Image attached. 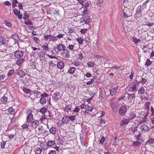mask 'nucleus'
<instances>
[{"label":"nucleus","mask_w":154,"mask_h":154,"mask_svg":"<svg viewBox=\"0 0 154 154\" xmlns=\"http://www.w3.org/2000/svg\"><path fill=\"white\" fill-rule=\"evenodd\" d=\"M132 0H124L123 5L125 7L130 9H134V5Z\"/></svg>","instance_id":"f257e3e1"},{"label":"nucleus","mask_w":154,"mask_h":154,"mask_svg":"<svg viewBox=\"0 0 154 154\" xmlns=\"http://www.w3.org/2000/svg\"><path fill=\"white\" fill-rule=\"evenodd\" d=\"M110 105L113 111L116 112L118 109V107L116 105V98L114 97L110 100Z\"/></svg>","instance_id":"f03ea898"},{"label":"nucleus","mask_w":154,"mask_h":154,"mask_svg":"<svg viewBox=\"0 0 154 154\" xmlns=\"http://www.w3.org/2000/svg\"><path fill=\"white\" fill-rule=\"evenodd\" d=\"M137 85L134 83L129 84L126 88L128 92H134L137 91Z\"/></svg>","instance_id":"7ed1b4c3"},{"label":"nucleus","mask_w":154,"mask_h":154,"mask_svg":"<svg viewBox=\"0 0 154 154\" xmlns=\"http://www.w3.org/2000/svg\"><path fill=\"white\" fill-rule=\"evenodd\" d=\"M134 94H128V96L126 98L127 103L128 105L131 104L135 98Z\"/></svg>","instance_id":"20e7f679"},{"label":"nucleus","mask_w":154,"mask_h":154,"mask_svg":"<svg viewBox=\"0 0 154 154\" xmlns=\"http://www.w3.org/2000/svg\"><path fill=\"white\" fill-rule=\"evenodd\" d=\"M130 9L124 8L123 10V17L125 18L131 17L132 15V12L130 10Z\"/></svg>","instance_id":"39448f33"},{"label":"nucleus","mask_w":154,"mask_h":154,"mask_svg":"<svg viewBox=\"0 0 154 154\" xmlns=\"http://www.w3.org/2000/svg\"><path fill=\"white\" fill-rule=\"evenodd\" d=\"M90 20L91 19L88 16H87V17L83 16L80 19L79 21L81 23L84 22V24L87 25V24H89V23H90Z\"/></svg>","instance_id":"423d86ee"},{"label":"nucleus","mask_w":154,"mask_h":154,"mask_svg":"<svg viewBox=\"0 0 154 154\" xmlns=\"http://www.w3.org/2000/svg\"><path fill=\"white\" fill-rule=\"evenodd\" d=\"M24 54L23 52L20 51H16L14 53L15 57L17 59L22 58Z\"/></svg>","instance_id":"0eeeda50"},{"label":"nucleus","mask_w":154,"mask_h":154,"mask_svg":"<svg viewBox=\"0 0 154 154\" xmlns=\"http://www.w3.org/2000/svg\"><path fill=\"white\" fill-rule=\"evenodd\" d=\"M84 108L85 109V111L84 112L85 113H88L91 112L93 109V108L92 106L89 105H85L84 104Z\"/></svg>","instance_id":"6e6552de"},{"label":"nucleus","mask_w":154,"mask_h":154,"mask_svg":"<svg viewBox=\"0 0 154 154\" xmlns=\"http://www.w3.org/2000/svg\"><path fill=\"white\" fill-rule=\"evenodd\" d=\"M40 122L39 121L35 120L30 122V125L33 128H36L39 125Z\"/></svg>","instance_id":"1a4fd4ad"},{"label":"nucleus","mask_w":154,"mask_h":154,"mask_svg":"<svg viewBox=\"0 0 154 154\" xmlns=\"http://www.w3.org/2000/svg\"><path fill=\"white\" fill-rule=\"evenodd\" d=\"M149 0H147L145 2L143 3L142 5H140V9L139 11H138V13H141L143 11V9L146 8L147 6V4L149 2Z\"/></svg>","instance_id":"9d476101"},{"label":"nucleus","mask_w":154,"mask_h":154,"mask_svg":"<svg viewBox=\"0 0 154 154\" xmlns=\"http://www.w3.org/2000/svg\"><path fill=\"white\" fill-rule=\"evenodd\" d=\"M132 131H133L134 133L133 134L137 140H139V138L140 137L141 133L140 132L135 128H134V130L132 129Z\"/></svg>","instance_id":"9b49d317"},{"label":"nucleus","mask_w":154,"mask_h":154,"mask_svg":"<svg viewBox=\"0 0 154 154\" xmlns=\"http://www.w3.org/2000/svg\"><path fill=\"white\" fill-rule=\"evenodd\" d=\"M84 104L82 103L81 105L79 106H76L73 112L74 113H79L80 111V109H84Z\"/></svg>","instance_id":"f8f14e48"},{"label":"nucleus","mask_w":154,"mask_h":154,"mask_svg":"<svg viewBox=\"0 0 154 154\" xmlns=\"http://www.w3.org/2000/svg\"><path fill=\"white\" fill-rule=\"evenodd\" d=\"M126 107L125 106H122L119 110V113L121 115H123L126 112Z\"/></svg>","instance_id":"ddd939ff"},{"label":"nucleus","mask_w":154,"mask_h":154,"mask_svg":"<svg viewBox=\"0 0 154 154\" xmlns=\"http://www.w3.org/2000/svg\"><path fill=\"white\" fill-rule=\"evenodd\" d=\"M31 49L33 51H35L32 53L34 57L38 55L39 54V53L41 52L40 51V49L39 48H37L36 47L32 46L31 47Z\"/></svg>","instance_id":"4468645a"},{"label":"nucleus","mask_w":154,"mask_h":154,"mask_svg":"<svg viewBox=\"0 0 154 154\" xmlns=\"http://www.w3.org/2000/svg\"><path fill=\"white\" fill-rule=\"evenodd\" d=\"M118 88V86L114 87H112L111 88L109 89L110 94L112 96L115 95L117 92Z\"/></svg>","instance_id":"2eb2a0df"},{"label":"nucleus","mask_w":154,"mask_h":154,"mask_svg":"<svg viewBox=\"0 0 154 154\" xmlns=\"http://www.w3.org/2000/svg\"><path fill=\"white\" fill-rule=\"evenodd\" d=\"M33 95L35 97H32V94L31 95V98L32 99L34 98H38L41 97V92L39 91H33Z\"/></svg>","instance_id":"dca6fc26"},{"label":"nucleus","mask_w":154,"mask_h":154,"mask_svg":"<svg viewBox=\"0 0 154 154\" xmlns=\"http://www.w3.org/2000/svg\"><path fill=\"white\" fill-rule=\"evenodd\" d=\"M34 119L33 116L31 113H29L26 117V122L29 123L33 121Z\"/></svg>","instance_id":"f3484780"},{"label":"nucleus","mask_w":154,"mask_h":154,"mask_svg":"<svg viewBox=\"0 0 154 154\" xmlns=\"http://www.w3.org/2000/svg\"><path fill=\"white\" fill-rule=\"evenodd\" d=\"M44 39L46 41H48L49 42L54 40L53 36L51 34L45 35L44 36Z\"/></svg>","instance_id":"a211bd4d"},{"label":"nucleus","mask_w":154,"mask_h":154,"mask_svg":"<svg viewBox=\"0 0 154 154\" xmlns=\"http://www.w3.org/2000/svg\"><path fill=\"white\" fill-rule=\"evenodd\" d=\"M87 64L88 66L90 68L94 67L95 65L97 66L100 65V63H98V64H96L95 63V61H90L88 62Z\"/></svg>","instance_id":"6ab92c4d"},{"label":"nucleus","mask_w":154,"mask_h":154,"mask_svg":"<svg viewBox=\"0 0 154 154\" xmlns=\"http://www.w3.org/2000/svg\"><path fill=\"white\" fill-rule=\"evenodd\" d=\"M140 129L141 130V131L143 132H146L149 130V128L147 125L144 124L141 125Z\"/></svg>","instance_id":"aec40b11"},{"label":"nucleus","mask_w":154,"mask_h":154,"mask_svg":"<svg viewBox=\"0 0 154 154\" xmlns=\"http://www.w3.org/2000/svg\"><path fill=\"white\" fill-rule=\"evenodd\" d=\"M57 130L56 128L54 127H52L49 129V132L53 135H55L57 134Z\"/></svg>","instance_id":"412c9836"},{"label":"nucleus","mask_w":154,"mask_h":154,"mask_svg":"<svg viewBox=\"0 0 154 154\" xmlns=\"http://www.w3.org/2000/svg\"><path fill=\"white\" fill-rule=\"evenodd\" d=\"M64 111L67 113L69 114V113H71V106L70 105H67L64 108Z\"/></svg>","instance_id":"4be33fe9"},{"label":"nucleus","mask_w":154,"mask_h":154,"mask_svg":"<svg viewBox=\"0 0 154 154\" xmlns=\"http://www.w3.org/2000/svg\"><path fill=\"white\" fill-rule=\"evenodd\" d=\"M90 24H87V25H86V27L83 29H82L81 30L79 31L81 34H85L87 31L88 29L90 27Z\"/></svg>","instance_id":"5701e85b"},{"label":"nucleus","mask_w":154,"mask_h":154,"mask_svg":"<svg viewBox=\"0 0 154 154\" xmlns=\"http://www.w3.org/2000/svg\"><path fill=\"white\" fill-rule=\"evenodd\" d=\"M69 52L67 50H64L62 53V55L64 58H68L69 57Z\"/></svg>","instance_id":"b1692460"},{"label":"nucleus","mask_w":154,"mask_h":154,"mask_svg":"<svg viewBox=\"0 0 154 154\" xmlns=\"http://www.w3.org/2000/svg\"><path fill=\"white\" fill-rule=\"evenodd\" d=\"M55 142L53 140H49L47 142L46 145L48 147H52L54 146L55 144Z\"/></svg>","instance_id":"393cba45"},{"label":"nucleus","mask_w":154,"mask_h":154,"mask_svg":"<svg viewBox=\"0 0 154 154\" xmlns=\"http://www.w3.org/2000/svg\"><path fill=\"white\" fill-rule=\"evenodd\" d=\"M57 49L59 51L64 50H65L66 47L63 44L58 45L57 46Z\"/></svg>","instance_id":"a878e982"},{"label":"nucleus","mask_w":154,"mask_h":154,"mask_svg":"<svg viewBox=\"0 0 154 154\" xmlns=\"http://www.w3.org/2000/svg\"><path fill=\"white\" fill-rule=\"evenodd\" d=\"M137 114L135 113L134 112H131L130 113L128 116V119L132 120L134 118H135Z\"/></svg>","instance_id":"bb28decb"},{"label":"nucleus","mask_w":154,"mask_h":154,"mask_svg":"<svg viewBox=\"0 0 154 154\" xmlns=\"http://www.w3.org/2000/svg\"><path fill=\"white\" fill-rule=\"evenodd\" d=\"M129 121V119H124L122 120L120 122V125L122 126H123L127 124Z\"/></svg>","instance_id":"cd10ccee"},{"label":"nucleus","mask_w":154,"mask_h":154,"mask_svg":"<svg viewBox=\"0 0 154 154\" xmlns=\"http://www.w3.org/2000/svg\"><path fill=\"white\" fill-rule=\"evenodd\" d=\"M38 54V57L41 59L43 60L42 58H43L44 59H45V57L46 53L45 52L43 51H41Z\"/></svg>","instance_id":"c85d7f7f"},{"label":"nucleus","mask_w":154,"mask_h":154,"mask_svg":"<svg viewBox=\"0 0 154 154\" xmlns=\"http://www.w3.org/2000/svg\"><path fill=\"white\" fill-rule=\"evenodd\" d=\"M7 97L3 96L0 100V103H1L6 104L7 101Z\"/></svg>","instance_id":"c756f323"},{"label":"nucleus","mask_w":154,"mask_h":154,"mask_svg":"<svg viewBox=\"0 0 154 154\" xmlns=\"http://www.w3.org/2000/svg\"><path fill=\"white\" fill-rule=\"evenodd\" d=\"M18 59L16 62V64L19 66L21 65L25 61L24 58H23Z\"/></svg>","instance_id":"7c9ffc66"},{"label":"nucleus","mask_w":154,"mask_h":154,"mask_svg":"<svg viewBox=\"0 0 154 154\" xmlns=\"http://www.w3.org/2000/svg\"><path fill=\"white\" fill-rule=\"evenodd\" d=\"M63 122L64 124H67L70 122L68 116H64L63 118Z\"/></svg>","instance_id":"2f4dec72"},{"label":"nucleus","mask_w":154,"mask_h":154,"mask_svg":"<svg viewBox=\"0 0 154 154\" xmlns=\"http://www.w3.org/2000/svg\"><path fill=\"white\" fill-rule=\"evenodd\" d=\"M17 74L21 77H23L25 74V72L22 70H20L18 71Z\"/></svg>","instance_id":"473e14b6"},{"label":"nucleus","mask_w":154,"mask_h":154,"mask_svg":"<svg viewBox=\"0 0 154 154\" xmlns=\"http://www.w3.org/2000/svg\"><path fill=\"white\" fill-rule=\"evenodd\" d=\"M40 120L42 123H43L44 122H48V119H47L45 115H43L40 118Z\"/></svg>","instance_id":"72a5a7b5"},{"label":"nucleus","mask_w":154,"mask_h":154,"mask_svg":"<svg viewBox=\"0 0 154 154\" xmlns=\"http://www.w3.org/2000/svg\"><path fill=\"white\" fill-rule=\"evenodd\" d=\"M43 149L42 148L37 147L35 150V154H40L42 151Z\"/></svg>","instance_id":"f704fd0d"},{"label":"nucleus","mask_w":154,"mask_h":154,"mask_svg":"<svg viewBox=\"0 0 154 154\" xmlns=\"http://www.w3.org/2000/svg\"><path fill=\"white\" fill-rule=\"evenodd\" d=\"M39 102L42 105H45L46 104V99L43 97H42L39 100Z\"/></svg>","instance_id":"c9c22d12"},{"label":"nucleus","mask_w":154,"mask_h":154,"mask_svg":"<svg viewBox=\"0 0 154 154\" xmlns=\"http://www.w3.org/2000/svg\"><path fill=\"white\" fill-rule=\"evenodd\" d=\"M75 69V68L74 67H71L69 69L68 72L69 73L72 74L74 72Z\"/></svg>","instance_id":"e433bc0d"},{"label":"nucleus","mask_w":154,"mask_h":154,"mask_svg":"<svg viewBox=\"0 0 154 154\" xmlns=\"http://www.w3.org/2000/svg\"><path fill=\"white\" fill-rule=\"evenodd\" d=\"M84 9L83 12L82 13L83 15L85 17H87V16H88L87 8H86L84 7Z\"/></svg>","instance_id":"4c0bfd02"},{"label":"nucleus","mask_w":154,"mask_h":154,"mask_svg":"<svg viewBox=\"0 0 154 154\" xmlns=\"http://www.w3.org/2000/svg\"><path fill=\"white\" fill-rule=\"evenodd\" d=\"M64 66V64L63 62L60 61L57 63V67L60 69H62Z\"/></svg>","instance_id":"58836bf2"},{"label":"nucleus","mask_w":154,"mask_h":154,"mask_svg":"<svg viewBox=\"0 0 154 154\" xmlns=\"http://www.w3.org/2000/svg\"><path fill=\"white\" fill-rule=\"evenodd\" d=\"M146 120L143 118L137 120V124H141L146 122Z\"/></svg>","instance_id":"ea45409f"},{"label":"nucleus","mask_w":154,"mask_h":154,"mask_svg":"<svg viewBox=\"0 0 154 154\" xmlns=\"http://www.w3.org/2000/svg\"><path fill=\"white\" fill-rule=\"evenodd\" d=\"M133 41L135 44H137L138 43L140 42L141 40L140 39H137L136 37H134L132 38Z\"/></svg>","instance_id":"a19ab883"},{"label":"nucleus","mask_w":154,"mask_h":154,"mask_svg":"<svg viewBox=\"0 0 154 154\" xmlns=\"http://www.w3.org/2000/svg\"><path fill=\"white\" fill-rule=\"evenodd\" d=\"M9 113L11 115H14V114L15 110L12 107H10L8 109Z\"/></svg>","instance_id":"79ce46f5"},{"label":"nucleus","mask_w":154,"mask_h":154,"mask_svg":"<svg viewBox=\"0 0 154 154\" xmlns=\"http://www.w3.org/2000/svg\"><path fill=\"white\" fill-rule=\"evenodd\" d=\"M141 144L140 142V141H135L133 142L132 144L133 146H139Z\"/></svg>","instance_id":"37998d69"},{"label":"nucleus","mask_w":154,"mask_h":154,"mask_svg":"<svg viewBox=\"0 0 154 154\" xmlns=\"http://www.w3.org/2000/svg\"><path fill=\"white\" fill-rule=\"evenodd\" d=\"M70 121H73L76 119V116H68Z\"/></svg>","instance_id":"c03bdc74"},{"label":"nucleus","mask_w":154,"mask_h":154,"mask_svg":"<svg viewBox=\"0 0 154 154\" xmlns=\"http://www.w3.org/2000/svg\"><path fill=\"white\" fill-rule=\"evenodd\" d=\"M4 22L6 26L10 28L11 27L12 24V23L11 22H9L7 20H5Z\"/></svg>","instance_id":"a18cd8bd"},{"label":"nucleus","mask_w":154,"mask_h":154,"mask_svg":"<svg viewBox=\"0 0 154 154\" xmlns=\"http://www.w3.org/2000/svg\"><path fill=\"white\" fill-rule=\"evenodd\" d=\"M144 91L145 89L143 88H140L138 90V93L139 94H142L144 93Z\"/></svg>","instance_id":"49530a36"},{"label":"nucleus","mask_w":154,"mask_h":154,"mask_svg":"<svg viewBox=\"0 0 154 154\" xmlns=\"http://www.w3.org/2000/svg\"><path fill=\"white\" fill-rule=\"evenodd\" d=\"M13 11L14 14L17 16L18 15L20 12V9H17L16 8H14L13 9Z\"/></svg>","instance_id":"de8ad7c7"},{"label":"nucleus","mask_w":154,"mask_h":154,"mask_svg":"<svg viewBox=\"0 0 154 154\" xmlns=\"http://www.w3.org/2000/svg\"><path fill=\"white\" fill-rule=\"evenodd\" d=\"M29 126V123H24L22 126L21 127L22 129H28Z\"/></svg>","instance_id":"09e8293b"},{"label":"nucleus","mask_w":154,"mask_h":154,"mask_svg":"<svg viewBox=\"0 0 154 154\" xmlns=\"http://www.w3.org/2000/svg\"><path fill=\"white\" fill-rule=\"evenodd\" d=\"M72 63L76 66H79L81 65L80 63L78 60H76L74 61Z\"/></svg>","instance_id":"8fccbe9b"},{"label":"nucleus","mask_w":154,"mask_h":154,"mask_svg":"<svg viewBox=\"0 0 154 154\" xmlns=\"http://www.w3.org/2000/svg\"><path fill=\"white\" fill-rule=\"evenodd\" d=\"M46 111L47 109L45 107H43L40 109L39 112L42 114H45L46 112Z\"/></svg>","instance_id":"3c124183"},{"label":"nucleus","mask_w":154,"mask_h":154,"mask_svg":"<svg viewBox=\"0 0 154 154\" xmlns=\"http://www.w3.org/2000/svg\"><path fill=\"white\" fill-rule=\"evenodd\" d=\"M142 77H141L140 76H137L136 77V81L138 83H140L141 82V79H142Z\"/></svg>","instance_id":"603ef678"},{"label":"nucleus","mask_w":154,"mask_h":154,"mask_svg":"<svg viewBox=\"0 0 154 154\" xmlns=\"http://www.w3.org/2000/svg\"><path fill=\"white\" fill-rule=\"evenodd\" d=\"M77 41L80 44H82L83 42V40L82 38L80 37L76 39Z\"/></svg>","instance_id":"864d4df0"},{"label":"nucleus","mask_w":154,"mask_h":154,"mask_svg":"<svg viewBox=\"0 0 154 154\" xmlns=\"http://www.w3.org/2000/svg\"><path fill=\"white\" fill-rule=\"evenodd\" d=\"M29 18V14L26 13H25L23 17V19L25 20H28Z\"/></svg>","instance_id":"5fc2aeb1"},{"label":"nucleus","mask_w":154,"mask_h":154,"mask_svg":"<svg viewBox=\"0 0 154 154\" xmlns=\"http://www.w3.org/2000/svg\"><path fill=\"white\" fill-rule=\"evenodd\" d=\"M152 63V62L150 61L149 59L147 60L145 64V65L147 67L150 66Z\"/></svg>","instance_id":"6e6d98bb"},{"label":"nucleus","mask_w":154,"mask_h":154,"mask_svg":"<svg viewBox=\"0 0 154 154\" xmlns=\"http://www.w3.org/2000/svg\"><path fill=\"white\" fill-rule=\"evenodd\" d=\"M48 44H47L46 45H45V46L43 45L42 46V48L43 50L45 51L46 52L48 50L49 48H48Z\"/></svg>","instance_id":"4d7b16f0"},{"label":"nucleus","mask_w":154,"mask_h":154,"mask_svg":"<svg viewBox=\"0 0 154 154\" xmlns=\"http://www.w3.org/2000/svg\"><path fill=\"white\" fill-rule=\"evenodd\" d=\"M25 24L27 25H32L33 24L32 23V21L30 20H29L27 21H25L24 22Z\"/></svg>","instance_id":"13d9d810"},{"label":"nucleus","mask_w":154,"mask_h":154,"mask_svg":"<svg viewBox=\"0 0 154 154\" xmlns=\"http://www.w3.org/2000/svg\"><path fill=\"white\" fill-rule=\"evenodd\" d=\"M84 53L83 51H82V52H81L80 54L78 55V58L80 60H82L83 57V53Z\"/></svg>","instance_id":"bf43d9fd"},{"label":"nucleus","mask_w":154,"mask_h":154,"mask_svg":"<svg viewBox=\"0 0 154 154\" xmlns=\"http://www.w3.org/2000/svg\"><path fill=\"white\" fill-rule=\"evenodd\" d=\"M14 72V70L13 69L10 70L8 74V76H10L12 75L13 73Z\"/></svg>","instance_id":"052dcab7"},{"label":"nucleus","mask_w":154,"mask_h":154,"mask_svg":"<svg viewBox=\"0 0 154 154\" xmlns=\"http://www.w3.org/2000/svg\"><path fill=\"white\" fill-rule=\"evenodd\" d=\"M149 49L148 46L146 45L143 48V50L144 51V52L145 53L147 52L148 50Z\"/></svg>","instance_id":"680f3d73"},{"label":"nucleus","mask_w":154,"mask_h":154,"mask_svg":"<svg viewBox=\"0 0 154 154\" xmlns=\"http://www.w3.org/2000/svg\"><path fill=\"white\" fill-rule=\"evenodd\" d=\"M147 143H149L150 144H152L154 143V140L152 138H150L148 139Z\"/></svg>","instance_id":"e2e57ef3"},{"label":"nucleus","mask_w":154,"mask_h":154,"mask_svg":"<svg viewBox=\"0 0 154 154\" xmlns=\"http://www.w3.org/2000/svg\"><path fill=\"white\" fill-rule=\"evenodd\" d=\"M74 48V45H69V46L67 47V48H68L69 50H72Z\"/></svg>","instance_id":"0e129e2a"},{"label":"nucleus","mask_w":154,"mask_h":154,"mask_svg":"<svg viewBox=\"0 0 154 154\" xmlns=\"http://www.w3.org/2000/svg\"><path fill=\"white\" fill-rule=\"evenodd\" d=\"M23 91L26 94H30L31 92V91L30 89H25Z\"/></svg>","instance_id":"69168bd1"},{"label":"nucleus","mask_w":154,"mask_h":154,"mask_svg":"<svg viewBox=\"0 0 154 154\" xmlns=\"http://www.w3.org/2000/svg\"><path fill=\"white\" fill-rule=\"evenodd\" d=\"M106 140V138L104 137H103L101 139L100 141V143H103Z\"/></svg>","instance_id":"338daca9"},{"label":"nucleus","mask_w":154,"mask_h":154,"mask_svg":"<svg viewBox=\"0 0 154 154\" xmlns=\"http://www.w3.org/2000/svg\"><path fill=\"white\" fill-rule=\"evenodd\" d=\"M85 75L87 78H90L92 76V74L89 72H88L85 74Z\"/></svg>","instance_id":"774afa93"}]
</instances>
